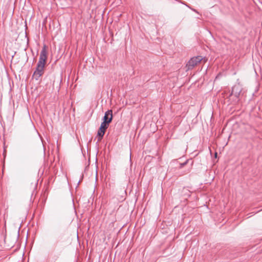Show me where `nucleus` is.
Instances as JSON below:
<instances>
[{
    "label": "nucleus",
    "mask_w": 262,
    "mask_h": 262,
    "mask_svg": "<svg viewBox=\"0 0 262 262\" xmlns=\"http://www.w3.org/2000/svg\"><path fill=\"white\" fill-rule=\"evenodd\" d=\"M47 59V48L44 46L40 54L39 61L36 70L33 73V78L37 80L43 75L45 64Z\"/></svg>",
    "instance_id": "1"
},
{
    "label": "nucleus",
    "mask_w": 262,
    "mask_h": 262,
    "mask_svg": "<svg viewBox=\"0 0 262 262\" xmlns=\"http://www.w3.org/2000/svg\"><path fill=\"white\" fill-rule=\"evenodd\" d=\"M203 59V57L201 56L191 58L186 64V67L187 68V70H191L194 68L195 66L199 64Z\"/></svg>",
    "instance_id": "2"
},
{
    "label": "nucleus",
    "mask_w": 262,
    "mask_h": 262,
    "mask_svg": "<svg viewBox=\"0 0 262 262\" xmlns=\"http://www.w3.org/2000/svg\"><path fill=\"white\" fill-rule=\"evenodd\" d=\"M113 119V113L112 110H108L105 112L103 117V121L101 123H104L105 125L108 126L109 123L111 122Z\"/></svg>",
    "instance_id": "3"
},
{
    "label": "nucleus",
    "mask_w": 262,
    "mask_h": 262,
    "mask_svg": "<svg viewBox=\"0 0 262 262\" xmlns=\"http://www.w3.org/2000/svg\"><path fill=\"white\" fill-rule=\"evenodd\" d=\"M108 126L105 125L104 123L101 124V125L98 130V133H97V136L98 138V140L99 141H101V139H102V138L105 134V132L106 131V129L108 128Z\"/></svg>",
    "instance_id": "4"
},
{
    "label": "nucleus",
    "mask_w": 262,
    "mask_h": 262,
    "mask_svg": "<svg viewBox=\"0 0 262 262\" xmlns=\"http://www.w3.org/2000/svg\"><path fill=\"white\" fill-rule=\"evenodd\" d=\"M239 88L237 87V86H234L233 89H232V93L233 92V90H239Z\"/></svg>",
    "instance_id": "5"
},
{
    "label": "nucleus",
    "mask_w": 262,
    "mask_h": 262,
    "mask_svg": "<svg viewBox=\"0 0 262 262\" xmlns=\"http://www.w3.org/2000/svg\"><path fill=\"white\" fill-rule=\"evenodd\" d=\"M217 156V153L215 154V157H216Z\"/></svg>",
    "instance_id": "6"
}]
</instances>
